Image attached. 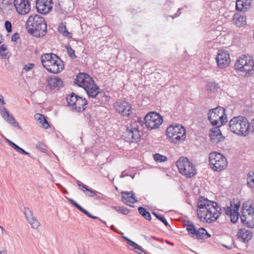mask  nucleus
I'll use <instances>...</instances> for the list:
<instances>
[{
    "mask_svg": "<svg viewBox=\"0 0 254 254\" xmlns=\"http://www.w3.org/2000/svg\"><path fill=\"white\" fill-rule=\"evenodd\" d=\"M197 213L201 221L212 223L220 216L222 209L216 202L201 196L197 202Z\"/></svg>",
    "mask_w": 254,
    "mask_h": 254,
    "instance_id": "obj_1",
    "label": "nucleus"
},
{
    "mask_svg": "<svg viewBox=\"0 0 254 254\" xmlns=\"http://www.w3.org/2000/svg\"><path fill=\"white\" fill-rule=\"evenodd\" d=\"M74 83L83 88L88 97L92 98V102L96 106H98L100 101L98 100L99 96H102V93L100 92L99 87L89 74L85 73H78L75 79Z\"/></svg>",
    "mask_w": 254,
    "mask_h": 254,
    "instance_id": "obj_2",
    "label": "nucleus"
},
{
    "mask_svg": "<svg viewBox=\"0 0 254 254\" xmlns=\"http://www.w3.org/2000/svg\"><path fill=\"white\" fill-rule=\"evenodd\" d=\"M26 26L28 33L36 38L43 37L47 32L46 21L37 14L31 15L28 17Z\"/></svg>",
    "mask_w": 254,
    "mask_h": 254,
    "instance_id": "obj_3",
    "label": "nucleus"
},
{
    "mask_svg": "<svg viewBox=\"0 0 254 254\" xmlns=\"http://www.w3.org/2000/svg\"><path fill=\"white\" fill-rule=\"evenodd\" d=\"M229 128L233 133L241 136L246 137L249 133L250 125L245 117L238 116L232 118L230 120Z\"/></svg>",
    "mask_w": 254,
    "mask_h": 254,
    "instance_id": "obj_4",
    "label": "nucleus"
},
{
    "mask_svg": "<svg viewBox=\"0 0 254 254\" xmlns=\"http://www.w3.org/2000/svg\"><path fill=\"white\" fill-rule=\"evenodd\" d=\"M41 60L43 66L51 73H58L64 68V62L53 53L43 55Z\"/></svg>",
    "mask_w": 254,
    "mask_h": 254,
    "instance_id": "obj_5",
    "label": "nucleus"
},
{
    "mask_svg": "<svg viewBox=\"0 0 254 254\" xmlns=\"http://www.w3.org/2000/svg\"><path fill=\"white\" fill-rule=\"evenodd\" d=\"M236 71L242 72L244 76H249L254 69V61L250 56L242 55L237 60L235 65Z\"/></svg>",
    "mask_w": 254,
    "mask_h": 254,
    "instance_id": "obj_6",
    "label": "nucleus"
},
{
    "mask_svg": "<svg viewBox=\"0 0 254 254\" xmlns=\"http://www.w3.org/2000/svg\"><path fill=\"white\" fill-rule=\"evenodd\" d=\"M166 135L170 139V141L174 144L183 142L186 137V132L185 127L180 125L176 124L167 127Z\"/></svg>",
    "mask_w": 254,
    "mask_h": 254,
    "instance_id": "obj_7",
    "label": "nucleus"
},
{
    "mask_svg": "<svg viewBox=\"0 0 254 254\" xmlns=\"http://www.w3.org/2000/svg\"><path fill=\"white\" fill-rule=\"evenodd\" d=\"M225 111V109L220 106L209 110L208 114V120L213 126L220 127L227 122V115Z\"/></svg>",
    "mask_w": 254,
    "mask_h": 254,
    "instance_id": "obj_8",
    "label": "nucleus"
},
{
    "mask_svg": "<svg viewBox=\"0 0 254 254\" xmlns=\"http://www.w3.org/2000/svg\"><path fill=\"white\" fill-rule=\"evenodd\" d=\"M142 120L138 118L136 122L132 123L127 127V130L124 132L123 136L127 142H137L140 138V131L138 125H141Z\"/></svg>",
    "mask_w": 254,
    "mask_h": 254,
    "instance_id": "obj_9",
    "label": "nucleus"
},
{
    "mask_svg": "<svg viewBox=\"0 0 254 254\" xmlns=\"http://www.w3.org/2000/svg\"><path fill=\"white\" fill-rule=\"evenodd\" d=\"M209 162L211 168L217 172L224 170L228 165L226 157L221 153L215 152L209 154Z\"/></svg>",
    "mask_w": 254,
    "mask_h": 254,
    "instance_id": "obj_10",
    "label": "nucleus"
},
{
    "mask_svg": "<svg viewBox=\"0 0 254 254\" xmlns=\"http://www.w3.org/2000/svg\"><path fill=\"white\" fill-rule=\"evenodd\" d=\"M180 173L187 178H190L196 174V170L192 163L187 157H181L176 162Z\"/></svg>",
    "mask_w": 254,
    "mask_h": 254,
    "instance_id": "obj_11",
    "label": "nucleus"
},
{
    "mask_svg": "<svg viewBox=\"0 0 254 254\" xmlns=\"http://www.w3.org/2000/svg\"><path fill=\"white\" fill-rule=\"evenodd\" d=\"M68 105L71 107V110L76 112L84 111L86 108L87 101L85 98L75 95L73 93L66 97Z\"/></svg>",
    "mask_w": 254,
    "mask_h": 254,
    "instance_id": "obj_12",
    "label": "nucleus"
},
{
    "mask_svg": "<svg viewBox=\"0 0 254 254\" xmlns=\"http://www.w3.org/2000/svg\"><path fill=\"white\" fill-rule=\"evenodd\" d=\"M242 209L241 222L248 227H254V207L243 204Z\"/></svg>",
    "mask_w": 254,
    "mask_h": 254,
    "instance_id": "obj_13",
    "label": "nucleus"
},
{
    "mask_svg": "<svg viewBox=\"0 0 254 254\" xmlns=\"http://www.w3.org/2000/svg\"><path fill=\"white\" fill-rule=\"evenodd\" d=\"M145 125L149 129L158 128L163 122L162 116L155 112L148 113L144 118Z\"/></svg>",
    "mask_w": 254,
    "mask_h": 254,
    "instance_id": "obj_14",
    "label": "nucleus"
},
{
    "mask_svg": "<svg viewBox=\"0 0 254 254\" xmlns=\"http://www.w3.org/2000/svg\"><path fill=\"white\" fill-rule=\"evenodd\" d=\"M13 3L16 11L19 15H25L30 11L31 5L29 0H14Z\"/></svg>",
    "mask_w": 254,
    "mask_h": 254,
    "instance_id": "obj_15",
    "label": "nucleus"
},
{
    "mask_svg": "<svg viewBox=\"0 0 254 254\" xmlns=\"http://www.w3.org/2000/svg\"><path fill=\"white\" fill-rule=\"evenodd\" d=\"M116 111L123 116H128L132 113V107L130 103L123 100H118L115 104Z\"/></svg>",
    "mask_w": 254,
    "mask_h": 254,
    "instance_id": "obj_16",
    "label": "nucleus"
},
{
    "mask_svg": "<svg viewBox=\"0 0 254 254\" xmlns=\"http://www.w3.org/2000/svg\"><path fill=\"white\" fill-rule=\"evenodd\" d=\"M52 0H36V7L37 11L43 14H47L53 8Z\"/></svg>",
    "mask_w": 254,
    "mask_h": 254,
    "instance_id": "obj_17",
    "label": "nucleus"
},
{
    "mask_svg": "<svg viewBox=\"0 0 254 254\" xmlns=\"http://www.w3.org/2000/svg\"><path fill=\"white\" fill-rule=\"evenodd\" d=\"M216 61L218 67L224 68L227 67L230 63L229 53L223 50L219 51L216 57Z\"/></svg>",
    "mask_w": 254,
    "mask_h": 254,
    "instance_id": "obj_18",
    "label": "nucleus"
},
{
    "mask_svg": "<svg viewBox=\"0 0 254 254\" xmlns=\"http://www.w3.org/2000/svg\"><path fill=\"white\" fill-rule=\"evenodd\" d=\"M0 113L2 117L8 123L13 127H17L18 129H21V127L19 124L16 121L14 117L9 114L8 111L4 106L0 107Z\"/></svg>",
    "mask_w": 254,
    "mask_h": 254,
    "instance_id": "obj_19",
    "label": "nucleus"
},
{
    "mask_svg": "<svg viewBox=\"0 0 254 254\" xmlns=\"http://www.w3.org/2000/svg\"><path fill=\"white\" fill-rule=\"evenodd\" d=\"M121 199L124 203L130 207H133L132 204L137 201V198L132 191L123 192Z\"/></svg>",
    "mask_w": 254,
    "mask_h": 254,
    "instance_id": "obj_20",
    "label": "nucleus"
},
{
    "mask_svg": "<svg viewBox=\"0 0 254 254\" xmlns=\"http://www.w3.org/2000/svg\"><path fill=\"white\" fill-rule=\"evenodd\" d=\"M24 213L26 218L33 229H37L40 226V223L33 216L32 212L28 207L24 208Z\"/></svg>",
    "mask_w": 254,
    "mask_h": 254,
    "instance_id": "obj_21",
    "label": "nucleus"
},
{
    "mask_svg": "<svg viewBox=\"0 0 254 254\" xmlns=\"http://www.w3.org/2000/svg\"><path fill=\"white\" fill-rule=\"evenodd\" d=\"M238 239L243 242H249L253 237V233L251 230L241 229L237 234Z\"/></svg>",
    "mask_w": 254,
    "mask_h": 254,
    "instance_id": "obj_22",
    "label": "nucleus"
},
{
    "mask_svg": "<svg viewBox=\"0 0 254 254\" xmlns=\"http://www.w3.org/2000/svg\"><path fill=\"white\" fill-rule=\"evenodd\" d=\"M252 0H237L236 8L237 10L246 12L251 7Z\"/></svg>",
    "mask_w": 254,
    "mask_h": 254,
    "instance_id": "obj_23",
    "label": "nucleus"
},
{
    "mask_svg": "<svg viewBox=\"0 0 254 254\" xmlns=\"http://www.w3.org/2000/svg\"><path fill=\"white\" fill-rule=\"evenodd\" d=\"M219 127H217L216 126V127H214L210 131V133L209 134V136L211 140H216V143L223 141L224 139V136L222 135Z\"/></svg>",
    "mask_w": 254,
    "mask_h": 254,
    "instance_id": "obj_24",
    "label": "nucleus"
},
{
    "mask_svg": "<svg viewBox=\"0 0 254 254\" xmlns=\"http://www.w3.org/2000/svg\"><path fill=\"white\" fill-rule=\"evenodd\" d=\"M46 80L48 85L50 86L51 88H60L63 84V81L61 79L57 77H48Z\"/></svg>",
    "mask_w": 254,
    "mask_h": 254,
    "instance_id": "obj_25",
    "label": "nucleus"
},
{
    "mask_svg": "<svg viewBox=\"0 0 254 254\" xmlns=\"http://www.w3.org/2000/svg\"><path fill=\"white\" fill-rule=\"evenodd\" d=\"M68 201L72 204L74 207H75L77 209L82 212L83 213L87 215L90 218H91L93 219H98L100 220L99 218L96 216H93L91 214H90L88 211H87L84 208H82L79 204H78L73 199L67 198Z\"/></svg>",
    "mask_w": 254,
    "mask_h": 254,
    "instance_id": "obj_26",
    "label": "nucleus"
},
{
    "mask_svg": "<svg viewBox=\"0 0 254 254\" xmlns=\"http://www.w3.org/2000/svg\"><path fill=\"white\" fill-rule=\"evenodd\" d=\"M233 20L235 21L236 24L241 27L246 24V16L243 13L241 15L240 13H236L234 15Z\"/></svg>",
    "mask_w": 254,
    "mask_h": 254,
    "instance_id": "obj_27",
    "label": "nucleus"
},
{
    "mask_svg": "<svg viewBox=\"0 0 254 254\" xmlns=\"http://www.w3.org/2000/svg\"><path fill=\"white\" fill-rule=\"evenodd\" d=\"M194 236H195V238L198 240H204L210 237L211 235L206 231L205 229L201 227L196 230Z\"/></svg>",
    "mask_w": 254,
    "mask_h": 254,
    "instance_id": "obj_28",
    "label": "nucleus"
},
{
    "mask_svg": "<svg viewBox=\"0 0 254 254\" xmlns=\"http://www.w3.org/2000/svg\"><path fill=\"white\" fill-rule=\"evenodd\" d=\"M5 139H6V141L9 143V145L11 147H12L14 149H15L17 152H18L20 153L23 154L27 155H30V153L25 151L23 149L20 147L19 146L16 145L15 143H14V142H13L9 139H7V138H5Z\"/></svg>",
    "mask_w": 254,
    "mask_h": 254,
    "instance_id": "obj_29",
    "label": "nucleus"
},
{
    "mask_svg": "<svg viewBox=\"0 0 254 254\" xmlns=\"http://www.w3.org/2000/svg\"><path fill=\"white\" fill-rule=\"evenodd\" d=\"M35 118L40 123L42 124L45 128H48L50 127V124L46 119L45 116L41 114H36L35 115Z\"/></svg>",
    "mask_w": 254,
    "mask_h": 254,
    "instance_id": "obj_30",
    "label": "nucleus"
},
{
    "mask_svg": "<svg viewBox=\"0 0 254 254\" xmlns=\"http://www.w3.org/2000/svg\"><path fill=\"white\" fill-rule=\"evenodd\" d=\"M186 229L192 237H194L195 233H196V229L194 225L190 221H188L187 223L186 224Z\"/></svg>",
    "mask_w": 254,
    "mask_h": 254,
    "instance_id": "obj_31",
    "label": "nucleus"
},
{
    "mask_svg": "<svg viewBox=\"0 0 254 254\" xmlns=\"http://www.w3.org/2000/svg\"><path fill=\"white\" fill-rule=\"evenodd\" d=\"M219 86L218 83L215 82H209L207 84V89L211 93H215L218 89Z\"/></svg>",
    "mask_w": 254,
    "mask_h": 254,
    "instance_id": "obj_32",
    "label": "nucleus"
},
{
    "mask_svg": "<svg viewBox=\"0 0 254 254\" xmlns=\"http://www.w3.org/2000/svg\"><path fill=\"white\" fill-rule=\"evenodd\" d=\"M139 214L148 220H151V216L149 211L147 209L143 207H139L138 208Z\"/></svg>",
    "mask_w": 254,
    "mask_h": 254,
    "instance_id": "obj_33",
    "label": "nucleus"
},
{
    "mask_svg": "<svg viewBox=\"0 0 254 254\" xmlns=\"http://www.w3.org/2000/svg\"><path fill=\"white\" fill-rule=\"evenodd\" d=\"M247 185L251 188H254V172H250L247 175Z\"/></svg>",
    "mask_w": 254,
    "mask_h": 254,
    "instance_id": "obj_34",
    "label": "nucleus"
},
{
    "mask_svg": "<svg viewBox=\"0 0 254 254\" xmlns=\"http://www.w3.org/2000/svg\"><path fill=\"white\" fill-rule=\"evenodd\" d=\"M81 190L84 191L85 194L88 197H93L96 194V191L91 189H89L86 186L85 188L83 189H80Z\"/></svg>",
    "mask_w": 254,
    "mask_h": 254,
    "instance_id": "obj_35",
    "label": "nucleus"
},
{
    "mask_svg": "<svg viewBox=\"0 0 254 254\" xmlns=\"http://www.w3.org/2000/svg\"><path fill=\"white\" fill-rule=\"evenodd\" d=\"M154 159L156 162H163L166 161L167 160V158L159 153H156L154 155Z\"/></svg>",
    "mask_w": 254,
    "mask_h": 254,
    "instance_id": "obj_36",
    "label": "nucleus"
},
{
    "mask_svg": "<svg viewBox=\"0 0 254 254\" xmlns=\"http://www.w3.org/2000/svg\"><path fill=\"white\" fill-rule=\"evenodd\" d=\"M152 214L156 217L157 219L162 222L165 226H167L169 225L164 216L159 215L155 212H153Z\"/></svg>",
    "mask_w": 254,
    "mask_h": 254,
    "instance_id": "obj_37",
    "label": "nucleus"
},
{
    "mask_svg": "<svg viewBox=\"0 0 254 254\" xmlns=\"http://www.w3.org/2000/svg\"><path fill=\"white\" fill-rule=\"evenodd\" d=\"M238 212H236V210H233V213L230 216L231 222L233 223H235L238 220Z\"/></svg>",
    "mask_w": 254,
    "mask_h": 254,
    "instance_id": "obj_38",
    "label": "nucleus"
},
{
    "mask_svg": "<svg viewBox=\"0 0 254 254\" xmlns=\"http://www.w3.org/2000/svg\"><path fill=\"white\" fill-rule=\"evenodd\" d=\"M131 246L133 248L134 250H135V252L138 254H140V252H144L142 248L136 244L135 242L132 243Z\"/></svg>",
    "mask_w": 254,
    "mask_h": 254,
    "instance_id": "obj_39",
    "label": "nucleus"
},
{
    "mask_svg": "<svg viewBox=\"0 0 254 254\" xmlns=\"http://www.w3.org/2000/svg\"><path fill=\"white\" fill-rule=\"evenodd\" d=\"M67 52L68 56L71 57L72 59L76 58V56L75 55L74 51L71 48L70 46H67L66 47Z\"/></svg>",
    "mask_w": 254,
    "mask_h": 254,
    "instance_id": "obj_40",
    "label": "nucleus"
},
{
    "mask_svg": "<svg viewBox=\"0 0 254 254\" xmlns=\"http://www.w3.org/2000/svg\"><path fill=\"white\" fill-rule=\"evenodd\" d=\"M117 211L120 213H122L125 215L129 213V210L127 208H125L124 207L120 206Z\"/></svg>",
    "mask_w": 254,
    "mask_h": 254,
    "instance_id": "obj_41",
    "label": "nucleus"
},
{
    "mask_svg": "<svg viewBox=\"0 0 254 254\" xmlns=\"http://www.w3.org/2000/svg\"><path fill=\"white\" fill-rule=\"evenodd\" d=\"M66 30V26L65 23H61L58 27V31L61 34H63L64 31Z\"/></svg>",
    "mask_w": 254,
    "mask_h": 254,
    "instance_id": "obj_42",
    "label": "nucleus"
},
{
    "mask_svg": "<svg viewBox=\"0 0 254 254\" xmlns=\"http://www.w3.org/2000/svg\"><path fill=\"white\" fill-rule=\"evenodd\" d=\"M36 148L42 152H45L47 151L45 145L42 143L39 142L36 145Z\"/></svg>",
    "mask_w": 254,
    "mask_h": 254,
    "instance_id": "obj_43",
    "label": "nucleus"
},
{
    "mask_svg": "<svg viewBox=\"0 0 254 254\" xmlns=\"http://www.w3.org/2000/svg\"><path fill=\"white\" fill-rule=\"evenodd\" d=\"M5 27L6 31L9 33L12 31V25L11 23L9 21H6L5 22Z\"/></svg>",
    "mask_w": 254,
    "mask_h": 254,
    "instance_id": "obj_44",
    "label": "nucleus"
},
{
    "mask_svg": "<svg viewBox=\"0 0 254 254\" xmlns=\"http://www.w3.org/2000/svg\"><path fill=\"white\" fill-rule=\"evenodd\" d=\"M233 209H232L230 207H224V211L225 212L226 215L228 216H230V215H232V214L233 213Z\"/></svg>",
    "mask_w": 254,
    "mask_h": 254,
    "instance_id": "obj_45",
    "label": "nucleus"
},
{
    "mask_svg": "<svg viewBox=\"0 0 254 254\" xmlns=\"http://www.w3.org/2000/svg\"><path fill=\"white\" fill-rule=\"evenodd\" d=\"M34 66L35 65L33 64H28L24 66L23 69L25 71H28L32 69Z\"/></svg>",
    "mask_w": 254,
    "mask_h": 254,
    "instance_id": "obj_46",
    "label": "nucleus"
},
{
    "mask_svg": "<svg viewBox=\"0 0 254 254\" xmlns=\"http://www.w3.org/2000/svg\"><path fill=\"white\" fill-rule=\"evenodd\" d=\"M19 36L18 33L16 32L13 34L11 37V41L12 42H16L18 39H19Z\"/></svg>",
    "mask_w": 254,
    "mask_h": 254,
    "instance_id": "obj_47",
    "label": "nucleus"
},
{
    "mask_svg": "<svg viewBox=\"0 0 254 254\" xmlns=\"http://www.w3.org/2000/svg\"><path fill=\"white\" fill-rule=\"evenodd\" d=\"M63 36L68 38H72V33L68 32L67 30L66 31H64L62 34Z\"/></svg>",
    "mask_w": 254,
    "mask_h": 254,
    "instance_id": "obj_48",
    "label": "nucleus"
},
{
    "mask_svg": "<svg viewBox=\"0 0 254 254\" xmlns=\"http://www.w3.org/2000/svg\"><path fill=\"white\" fill-rule=\"evenodd\" d=\"M9 57L8 53H0V58L2 59H7Z\"/></svg>",
    "mask_w": 254,
    "mask_h": 254,
    "instance_id": "obj_49",
    "label": "nucleus"
},
{
    "mask_svg": "<svg viewBox=\"0 0 254 254\" xmlns=\"http://www.w3.org/2000/svg\"><path fill=\"white\" fill-rule=\"evenodd\" d=\"M128 173H129V171H128L127 170H124L121 173V174L120 175V178H124L126 176H128L129 175H128Z\"/></svg>",
    "mask_w": 254,
    "mask_h": 254,
    "instance_id": "obj_50",
    "label": "nucleus"
},
{
    "mask_svg": "<svg viewBox=\"0 0 254 254\" xmlns=\"http://www.w3.org/2000/svg\"><path fill=\"white\" fill-rule=\"evenodd\" d=\"M7 50L6 46L5 44H3L0 46V53L5 52Z\"/></svg>",
    "mask_w": 254,
    "mask_h": 254,
    "instance_id": "obj_51",
    "label": "nucleus"
},
{
    "mask_svg": "<svg viewBox=\"0 0 254 254\" xmlns=\"http://www.w3.org/2000/svg\"><path fill=\"white\" fill-rule=\"evenodd\" d=\"M123 237L125 240H126L128 242V244L130 246H131L132 243H134V242L132 241L131 240H130L128 238H127L126 236H123Z\"/></svg>",
    "mask_w": 254,
    "mask_h": 254,
    "instance_id": "obj_52",
    "label": "nucleus"
},
{
    "mask_svg": "<svg viewBox=\"0 0 254 254\" xmlns=\"http://www.w3.org/2000/svg\"><path fill=\"white\" fill-rule=\"evenodd\" d=\"M76 183H77V184L78 185V186L82 187L81 189H83L84 188H85L86 185H85L83 184H82L79 181L76 180Z\"/></svg>",
    "mask_w": 254,
    "mask_h": 254,
    "instance_id": "obj_53",
    "label": "nucleus"
},
{
    "mask_svg": "<svg viewBox=\"0 0 254 254\" xmlns=\"http://www.w3.org/2000/svg\"><path fill=\"white\" fill-rule=\"evenodd\" d=\"M240 207V203L235 204L234 209L233 210H236V212H238L239 208Z\"/></svg>",
    "mask_w": 254,
    "mask_h": 254,
    "instance_id": "obj_54",
    "label": "nucleus"
},
{
    "mask_svg": "<svg viewBox=\"0 0 254 254\" xmlns=\"http://www.w3.org/2000/svg\"><path fill=\"white\" fill-rule=\"evenodd\" d=\"M250 127H251L254 131V119L251 121V124H250Z\"/></svg>",
    "mask_w": 254,
    "mask_h": 254,
    "instance_id": "obj_55",
    "label": "nucleus"
},
{
    "mask_svg": "<svg viewBox=\"0 0 254 254\" xmlns=\"http://www.w3.org/2000/svg\"><path fill=\"white\" fill-rule=\"evenodd\" d=\"M0 103L2 104V105L5 104V102L3 99V96L1 95H0Z\"/></svg>",
    "mask_w": 254,
    "mask_h": 254,
    "instance_id": "obj_56",
    "label": "nucleus"
},
{
    "mask_svg": "<svg viewBox=\"0 0 254 254\" xmlns=\"http://www.w3.org/2000/svg\"><path fill=\"white\" fill-rule=\"evenodd\" d=\"M181 9H182V8H179V9L177 11V13L175 14V17L179 16L180 15L181 12L180 11V10Z\"/></svg>",
    "mask_w": 254,
    "mask_h": 254,
    "instance_id": "obj_57",
    "label": "nucleus"
},
{
    "mask_svg": "<svg viewBox=\"0 0 254 254\" xmlns=\"http://www.w3.org/2000/svg\"><path fill=\"white\" fill-rule=\"evenodd\" d=\"M111 208L117 211V210H118V208H119V206H113L111 207Z\"/></svg>",
    "mask_w": 254,
    "mask_h": 254,
    "instance_id": "obj_58",
    "label": "nucleus"
},
{
    "mask_svg": "<svg viewBox=\"0 0 254 254\" xmlns=\"http://www.w3.org/2000/svg\"><path fill=\"white\" fill-rule=\"evenodd\" d=\"M144 239H145L146 241H148V242H149V241H150V238L149 237H148V236H144Z\"/></svg>",
    "mask_w": 254,
    "mask_h": 254,
    "instance_id": "obj_59",
    "label": "nucleus"
},
{
    "mask_svg": "<svg viewBox=\"0 0 254 254\" xmlns=\"http://www.w3.org/2000/svg\"><path fill=\"white\" fill-rule=\"evenodd\" d=\"M6 251L5 250L0 251V254H6Z\"/></svg>",
    "mask_w": 254,
    "mask_h": 254,
    "instance_id": "obj_60",
    "label": "nucleus"
},
{
    "mask_svg": "<svg viewBox=\"0 0 254 254\" xmlns=\"http://www.w3.org/2000/svg\"><path fill=\"white\" fill-rule=\"evenodd\" d=\"M151 238H152L154 240H158V241H160V240L162 241V240H161V239H160L156 237H154V236H151Z\"/></svg>",
    "mask_w": 254,
    "mask_h": 254,
    "instance_id": "obj_61",
    "label": "nucleus"
},
{
    "mask_svg": "<svg viewBox=\"0 0 254 254\" xmlns=\"http://www.w3.org/2000/svg\"><path fill=\"white\" fill-rule=\"evenodd\" d=\"M2 42V35L1 34H0V44Z\"/></svg>",
    "mask_w": 254,
    "mask_h": 254,
    "instance_id": "obj_62",
    "label": "nucleus"
},
{
    "mask_svg": "<svg viewBox=\"0 0 254 254\" xmlns=\"http://www.w3.org/2000/svg\"><path fill=\"white\" fill-rule=\"evenodd\" d=\"M166 242H167L168 244H170V245H171V246H173V245H174V244H173V243L169 242H168V241H166Z\"/></svg>",
    "mask_w": 254,
    "mask_h": 254,
    "instance_id": "obj_63",
    "label": "nucleus"
},
{
    "mask_svg": "<svg viewBox=\"0 0 254 254\" xmlns=\"http://www.w3.org/2000/svg\"><path fill=\"white\" fill-rule=\"evenodd\" d=\"M223 246L226 247L228 249H231V247H228V246H226V245H223Z\"/></svg>",
    "mask_w": 254,
    "mask_h": 254,
    "instance_id": "obj_64",
    "label": "nucleus"
}]
</instances>
